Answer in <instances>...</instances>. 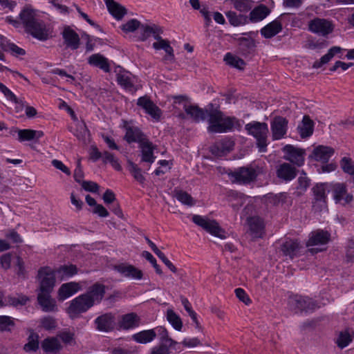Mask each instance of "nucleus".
Segmentation results:
<instances>
[{
    "label": "nucleus",
    "instance_id": "1",
    "mask_svg": "<svg viewBox=\"0 0 354 354\" xmlns=\"http://www.w3.org/2000/svg\"><path fill=\"white\" fill-rule=\"evenodd\" d=\"M19 17L26 33L40 41L49 39L50 29L44 21L37 17L35 10L25 8L21 11Z\"/></svg>",
    "mask_w": 354,
    "mask_h": 354
},
{
    "label": "nucleus",
    "instance_id": "2",
    "mask_svg": "<svg viewBox=\"0 0 354 354\" xmlns=\"http://www.w3.org/2000/svg\"><path fill=\"white\" fill-rule=\"evenodd\" d=\"M209 126L207 131L209 133H225L230 131L234 126V119L224 117L218 106L214 107L210 103L207 106Z\"/></svg>",
    "mask_w": 354,
    "mask_h": 354
},
{
    "label": "nucleus",
    "instance_id": "3",
    "mask_svg": "<svg viewBox=\"0 0 354 354\" xmlns=\"http://www.w3.org/2000/svg\"><path fill=\"white\" fill-rule=\"evenodd\" d=\"M245 129L249 135H251L256 138L257 145L259 151H266L268 146V124L265 122L252 121L245 124Z\"/></svg>",
    "mask_w": 354,
    "mask_h": 354
},
{
    "label": "nucleus",
    "instance_id": "4",
    "mask_svg": "<svg viewBox=\"0 0 354 354\" xmlns=\"http://www.w3.org/2000/svg\"><path fill=\"white\" fill-rule=\"evenodd\" d=\"M192 221L214 236L221 239H225L227 237L225 230L215 220H210L200 215H194Z\"/></svg>",
    "mask_w": 354,
    "mask_h": 354
},
{
    "label": "nucleus",
    "instance_id": "5",
    "mask_svg": "<svg viewBox=\"0 0 354 354\" xmlns=\"http://www.w3.org/2000/svg\"><path fill=\"white\" fill-rule=\"evenodd\" d=\"M328 187L327 183H318L312 188L313 194L312 207L313 211L319 212L327 209L326 189Z\"/></svg>",
    "mask_w": 354,
    "mask_h": 354
},
{
    "label": "nucleus",
    "instance_id": "6",
    "mask_svg": "<svg viewBox=\"0 0 354 354\" xmlns=\"http://www.w3.org/2000/svg\"><path fill=\"white\" fill-rule=\"evenodd\" d=\"M84 294L73 299L67 308V313L71 319L78 318L82 313H86L93 306L92 302Z\"/></svg>",
    "mask_w": 354,
    "mask_h": 354
},
{
    "label": "nucleus",
    "instance_id": "7",
    "mask_svg": "<svg viewBox=\"0 0 354 354\" xmlns=\"http://www.w3.org/2000/svg\"><path fill=\"white\" fill-rule=\"evenodd\" d=\"M258 176V172L255 168L251 166L242 167L238 168L233 172L229 174V176L233 182L241 184H249L255 180Z\"/></svg>",
    "mask_w": 354,
    "mask_h": 354
},
{
    "label": "nucleus",
    "instance_id": "8",
    "mask_svg": "<svg viewBox=\"0 0 354 354\" xmlns=\"http://www.w3.org/2000/svg\"><path fill=\"white\" fill-rule=\"evenodd\" d=\"M38 277L40 280V292H50L55 283L53 271L48 267L41 268L38 271Z\"/></svg>",
    "mask_w": 354,
    "mask_h": 354
},
{
    "label": "nucleus",
    "instance_id": "9",
    "mask_svg": "<svg viewBox=\"0 0 354 354\" xmlns=\"http://www.w3.org/2000/svg\"><path fill=\"white\" fill-rule=\"evenodd\" d=\"M291 308L300 311H313L318 308L317 303L310 298L296 295L289 299Z\"/></svg>",
    "mask_w": 354,
    "mask_h": 354
},
{
    "label": "nucleus",
    "instance_id": "10",
    "mask_svg": "<svg viewBox=\"0 0 354 354\" xmlns=\"http://www.w3.org/2000/svg\"><path fill=\"white\" fill-rule=\"evenodd\" d=\"M308 29L319 35L326 36L333 32V26L331 22L327 19L315 18L309 21Z\"/></svg>",
    "mask_w": 354,
    "mask_h": 354
},
{
    "label": "nucleus",
    "instance_id": "11",
    "mask_svg": "<svg viewBox=\"0 0 354 354\" xmlns=\"http://www.w3.org/2000/svg\"><path fill=\"white\" fill-rule=\"evenodd\" d=\"M123 127L126 131L124 140L129 144L136 142L140 145L148 139L147 136L138 127L130 125L125 121Z\"/></svg>",
    "mask_w": 354,
    "mask_h": 354
},
{
    "label": "nucleus",
    "instance_id": "12",
    "mask_svg": "<svg viewBox=\"0 0 354 354\" xmlns=\"http://www.w3.org/2000/svg\"><path fill=\"white\" fill-rule=\"evenodd\" d=\"M330 187L336 203H341L345 205L353 200V195L347 193L345 184L339 183H333L330 185Z\"/></svg>",
    "mask_w": 354,
    "mask_h": 354
},
{
    "label": "nucleus",
    "instance_id": "13",
    "mask_svg": "<svg viewBox=\"0 0 354 354\" xmlns=\"http://www.w3.org/2000/svg\"><path fill=\"white\" fill-rule=\"evenodd\" d=\"M288 121L281 116H276L271 122V131L273 140H280L286 133Z\"/></svg>",
    "mask_w": 354,
    "mask_h": 354
},
{
    "label": "nucleus",
    "instance_id": "14",
    "mask_svg": "<svg viewBox=\"0 0 354 354\" xmlns=\"http://www.w3.org/2000/svg\"><path fill=\"white\" fill-rule=\"evenodd\" d=\"M114 270L122 277L134 280H140L143 277L141 270L134 266L128 263H120L114 266Z\"/></svg>",
    "mask_w": 354,
    "mask_h": 354
},
{
    "label": "nucleus",
    "instance_id": "15",
    "mask_svg": "<svg viewBox=\"0 0 354 354\" xmlns=\"http://www.w3.org/2000/svg\"><path fill=\"white\" fill-rule=\"evenodd\" d=\"M283 151L285 153L284 158L286 160L299 167L304 164L305 153L304 150L287 145L283 147Z\"/></svg>",
    "mask_w": 354,
    "mask_h": 354
},
{
    "label": "nucleus",
    "instance_id": "16",
    "mask_svg": "<svg viewBox=\"0 0 354 354\" xmlns=\"http://www.w3.org/2000/svg\"><path fill=\"white\" fill-rule=\"evenodd\" d=\"M106 292V286L100 283H95L90 286L86 291L84 293L87 296L86 298L92 302V305L100 304L104 297Z\"/></svg>",
    "mask_w": 354,
    "mask_h": 354
},
{
    "label": "nucleus",
    "instance_id": "17",
    "mask_svg": "<svg viewBox=\"0 0 354 354\" xmlns=\"http://www.w3.org/2000/svg\"><path fill=\"white\" fill-rule=\"evenodd\" d=\"M96 329L101 332H110L115 328V317L112 313H105L95 319Z\"/></svg>",
    "mask_w": 354,
    "mask_h": 354
},
{
    "label": "nucleus",
    "instance_id": "18",
    "mask_svg": "<svg viewBox=\"0 0 354 354\" xmlns=\"http://www.w3.org/2000/svg\"><path fill=\"white\" fill-rule=\"evenodd\" d=\"M138 106L142 107L153 118L159 120L161 110L147 96L140 97L137 102Z\"/></svg>",
    "mask_w": 354,
    "mask_h": 354
},
{
    "label": "nucleus",
    "instance_id": "19",
    "mask_svg": "<svg viewBox=\"0 0 354 354\" xmlns=\"http://www.w3.org/2000/svg\"><path fill=\"white\" fill-rule=\"evenodd\" d=\"M248 223L249 225L250 234L252 239L262 238L264 232V223L263 221L259 217H250L248 219Z\"/></svg>",
    "mask_w": 354,
    "mask_h": 354
},
{
    "label": "nucleus",
    "instance_id": "20",
    "mask_svg": "<svg viewBox=\"0 0 354 354\" xmlns=\"http://www.w3.org/2000/svg\"><path fill=\"white\" fill-rule=\"evenodd\" d=\"M234 142L230 139H223L211 146L210 151L216 156H223L233 149Z\"/></svg>",
    "mask_w": 354,
    "mask_h": 354
},
{
    "label": "nucleus",
    "instance_id": "21",
    "mask_svg": "<svg viewBox=\"0 0 354 354\" xmlns=\"http://www.w3.org/2000/svg\"><path fill=\"white\" fill-rule=\"evenodd\" d=\"M139 147L141 151V162H147L149 164L153 163L156 160L153 151L156 149V146L147 139L141 143Z\"/></svg>",
    "mask_w": 354,
    "mask_h": 354
},
{
    "label": "nucleus",
    "instance_id": "22",
    "mask_svg": "<svg viewBox=\"0 0 354 354\" xmlns=\"http://www.w3.org/2000/svg\"><path fill=\"white\" fill-rule=\"evenodd\" d=\"M297 176V169L289 163L284 162L278 166L277 169V176L284 180L290 181Z\"/></svg>",
    "mask_w": 354,
    "mask_h": 354
},
{
    "label": "nucleus",
    "instance_id": "23",
    "mask_svg": "<svg viewBox=\"0 0 354 354\" xmlns=\"http://www.w3.org/2000/svg\"><path fill=\"white\" fill-rule=\"evenodd\" d=\"M300 248V243L297 239H286L281 246L283 254L290 259L298 256Z\"/></svg>",
    "mask_w": 354,
    "mask_h": 354
},
{
    "label": "nucleus",
    "instance_id": "24",
    "mask_svg": "<svg viewBox=\"0 0 354 354\" xmlns=\"http://www.w3.org/2000/svg\"><path fill=\"white\" fill-rule=\"evenodd\" d=\"M62 37L66 46L73 50H76L80 46V37L73 29L69 26L65 27L62 32Z\"/></svg>",
    "mask_w": 354,
    "mask_h": 354
},
{
    "label": "nucleus",
    "instance_id": "25",
    "mask_svg": "<svg viewBox=\"0 0 354 354\" xmlns=\"http://www.w3.org/2000/svg\"><path fill=\"white\" fill-rule=\"evenodd\" d=\"M334 153V149L332 147L319 145L313 151L312 157L316 161L327 162Z\"/></svg>",
    "mask_w": 354,
    "mask_h": 354
},
{
    "label": "nucleus",
    "instance_id": "26",
    "mask_svg": "<svg viewBox=\"0 0 354 354\" xmlns=\"http://www.w3.org/2000/svg\"><path fill=\"white\" fill-rule=\"evenodd\" d=\"M330 234L322 230H318L311 232L309 239L307 242V246L317 245H325L330 240Z\"/></svg>",
    "mask_w": 354,
    "mask_h": 354
},
{
    "label": "nucleus",
    "instance_id": "27",
    "mask_svg": "<svg viewBox=\"0 0 354 354\" xmlns=\"http://www.w3.org/2000/svg\"><path fill=\"white\" fill-rule=\"evenodd\" d=\"M185 113L196 122L205 120L207 117V107L203 109L196 105H185Z\"/></svg>",
    "mask_w": 354,
    "mask_h": 354
},
{
    "label": "nucleus",
    "instance_id": "28",
    "mask_svg": "<svg viewBox=\"0 0 354 354\" xmlns=\"http://www.w3.org/2000/svg\"><path fill=\"white\" fill-rule=\"evenodd\" d=\"M37 301L44 311L53 312L57 310L56 301L50 297V292L39 293Z\"/></svg>",
    "mask_w": 354,
    "mask_h": 354
},
{
    "label": "nucleus",
    "instance_id": "29",
    "mask_svg": "<svg viewBox=\"0 0 354 354\" xmlns=\"http://www.w3.org/2000/svg\"><path fill=\"white\" fill-rule=\"evenodd\" d=\"M41 348L46 354H57L62 348V346L56 337H47L41 342Z\"/></svg>",
    "mask_w": 354,
    "mask_h": 354
},
{
    "label": "nucleus",
    "instance_id": "30",
    "mask_svg": "<svg viewBox=\"0 0 354 354\" xmlns=\"http://www.w3.org/2000/svg\"><path fill=\"white\" fill-rule=\"evenodd\" d=\"M156 334V337L158 336L160 338L161 344H167V346L171 348L178 349L176 346L178 343L169 337L168 332L165 327L158 326L153 329Z\"/></svg>",
    "mask_w": 354,
    "mask_h": 354
},
{
    "label": "nucleus",
    "instance_id": "31",
    "mask_svg": "<svg viewBox=\"0 0 354 354\" xmlns=\"http://www.w3.org/2000/svg\"><path fill=\"white\" fill-rule=\"evenodd\" d=\"M88 63L102 69L105 73L110 71V65L107 58L100 53L93 54L88 58Z\"/></svg>",
    "mask_w": 354,
    "mask_h": 354
},
{
    "label": "nucleus",
    "instance_id": "32",
    "mask_svg": "<svg viewBox=\"0 0 354 354\" xmlns=\"http://www.w3.org/2000/svg\"><path fill=\"white\" fill-rule=\"evenodd\" d=\"M117 82L125 90L132 91L134 88L133 78L132 75L126 71L117 73Z\"/></svg>",
    "mask_w": 354,
    "mask_h": 354
},
{
    "label": "nucleus",
    "instance_id": "33",
    "mask_svg": "<svg viewBox=\"0 0 354 354\" xmlns=\"http://www.w3.org/2000/svg\"><path fill=\"white\" fill-rule=\"evenodd\" d=\"M140 317L134 313L124 315L122 317L119 326L121 328L129 330L138 326Z\"/></svg>",
    "mask_w": 354,
    "mask_h": 354
},
{
    "label": "nucleus",
    "instance_id": "34",
    "mask_svg": "<svg viewBox=\"0 0 354 354\" xmlns=\"http://www.w3.org/2000/svg\"><path fill=\"white\" fill-rule=\"evenodd\" d=\"M80 288V285L76 282L64 283L59 289V299L64 300L77 292Z\"/></svg>",
    "mask_w": 354,
    "mask_h": 354
},
{
    "label": "nucleus",
    "instance_id": "35",
    "mask_svg": "<svg viewBox=\"0 0 354 354\" xmlns=\"http://www.w3.org/2000/svg\"><path fill=\"white\" fill-rule=\"evenodd\" d=\"M282 30V24L278 19L269 23L261 30V35L265 38H271L281 32Z\"/></svg>",
    "mask_w": 354,
    "mask_h": 354
},
{
    "label": "nucleus",
    "instance_id": "36",
    "mask_svg": "<svg viewBox=\"0 0 354 354\" xmlns=\"http://www.w3.org/2000/svg\"><path fill=\"white\" fill-rule=\"evenodd\" d=\"M314 122L308 115H304L297 129L302 138L310 137L313 133Z\"/></svg>",
    "mask_w": 354,
    "mask_h": 354
},
{
    "label": "nucleus",
    "instance_id": "37",
    "mask_svg": "<svg viewBox=\"0 0 354 354\" xmlns=\"http://www.w3.org/2000/svg\"><path fill=\"white\" fill-rule=\"evenodd\" d=\"M237 41L239 51L243 55H248L254 50L255 42L252 37H239L237 39Z\"/></svg>",
    "mask_w": 354,
    "mask_h": 354
},
{
    "label": "nucleus",
    "instance_id": "38",
    "mask_svg": "<svg viewBox=\"0 0 354 354\" xmlns=\"http://www.w3.org/2000/svg\"><path fill=\"white\" fill-rule=\"evenodd\" d=\"M18 140L20 142L38 140L44 136V132L32 129H19L17 130Z\"/></svg>",
    "mask_w": 354,
    "mask_h": 354
},
{
    "label": "nucleus",
    "instance_id": "39",
    "mask_svg": "<svg viewBox=\"0 0 354 354\" xmlns=\"http://www.w3.org/2000/svg\"><path fill=\"white\" fill-rule=\"evenodd\" d=\"M0 47L4 51L11 52L12 55L16 57L19 55H24L26 54V51L24 49L17 46L14 43H11L6 37L3 36L1 37Z\"/></svg>",
    "mask_w": 354,
    "mask_h": 354
},
{
    "label": "nucleus",
    "instance_id": "40",
    "mask_svg": "<svg viewBox=\"0 0 354 354\" xmlns=\"http://www.w3.org/2000/svg\"><path fill=\"white\" fill-rule=\"evenodd\" d=\"M269 8L265 5H260L254 8L250 13L249 20L252 22L262 21L270 14Z\"/></svg>",
    "mask_w": 354,
    "mask_h": 354
},
{
    "label": "nucleus",
    "instance_id": "41",
    "mask_svg": "<svg viewBox=\"0 0 354 354\" xmlns=\"http://www.w3.org/2000/svg\"><path fill=\"white\" fill-rule=\"evenodd\" d=\"M153 47L156 50L162 49L167 53V55L165 57V59L173 60L174 58V50L173 48L170 46L169 42L164 39L158 40L153 44Z\"/></svg>",
    "mask_w": 354,
    "mask_h": 354
},
{
    "label": "nucleus",
    "instance_id": "42",
    "mask_svg": "<svg viewBox=\"0 0 354 354\" xmlns=\"http://www.w3.org/2000/svg\"><path fill=\"white\" fill-rule=\"evenodd\" d=\"M156 338V334L153 329L142 330L134 334L132 339L140 344L151 342Z\"/></svg>",
    "mask_w": 354,
    "mask_h": 354
},
{
    "label": "nucleus",
    "instance_id": "43",
    "mask_svg": "<svg viewBox=\"0 0 354 354\" xmlns=\"http://www.w3.org/2000/svg\"><path fill=\"white\" fill-rule=\"evenodd\" d=\"M226 17L230 24L234 26L244 25L248 22V18L244 15H238L234 11L226 12Z\"/></svg>",
    "mask_w": 354,
    "mask_h": 354
},
{
    "label": "nucleus",
    "instance_id": "44",
    "mask_svg": "<svg viewBox=\"0 0 354 354\" xmlns=\"http://www.w3.org/2000/svg\"><path fill=\"white\" fill-rule=\"evenodd\" d=\"M341 48L338 46H333L330 48L328 53L322 56L319 61H316L313 64V68H320L323 64H327L334 57V55L341 51Z\"/></svg>",
    "mask_w": 354,
    "mask_h": 354
},
{
    "label": "nucleus",
    "instance_id": "45",
    "mask_svg": "<svg viewBox=\"0 0 354 354\" xmlns=\"http://www.w3.org/2000/svg\"><path fill=\"white\" fill-rule=\"evenodd\" d=\"M128 170L140 184L143 185L145 183V177L142 174L141 169L136 164L132 161H128Z\"/></svg>",
    "mask_w": 354,
    "mask_h": 354
},
{
    "label": "nucleus",
    "instance_id": "46",
    "mask_svg": "<svg viewBox=\"0 0 354 354\" xmlns=\"http://www.w3.org/2000/svg\"><path fill=\"white\" fill-rule=\"evenodd\" d=\"M167 319L171 324L174 329L180 331L183 327V322L180 317L171 309L167 311Z\"/></svg>",
    "mask_w": 354,
    "mask_h": 354
},
{
    "label": "nucleus",
    "instance_id": "47",
    "mask_svg": "<svg viewBox=\"0 0 354 354\" xmlns=\"http://www.w3.org/2000/svg\"><path fill=\"white\" fill-rule=\"evenodd\" d=\"M39 348V335L31 333L28 337V342L24 345V350L26 352H35Z\"/></svg>",
    "mask_w": 354,
    "mask_h": 354
},
{
    "label": "nucleus",
    "instance_id": "48",
    "mask_svg": "<svg viewBox=\"0 0 354 354\" xmlns=\"http://www.w3.org/2000/svg\"><path fill=\"white\" fill-rule=\"evenodd\" d=\"M298 185L296 187V195L297 196H301L309 187L310 184V179L306 176L305 173H302V174L298 178L297 180Z\"/></svg>",
    "mask_w": 354,
    "mask_h": 354
},
{
    "label": "nucleus",
    "instance_id": "49",
    "mask_svg": "<svg viewBox=\"0 0 354 354\" xmlns=\"http://www.w3.org/2000/svg\"><path fill=\"white\" fill-rule=\"evenodd\" d=\"M15 326V319L6 316L0 315V331L11 332Z\"/></svg>",
    "mask_w": 354,
    "mask_h": 354
},
{
    "label": "nucleus",
    "instance_id": "50",
    "mask_svg": "<svg viewBox=\"0 0 354 354\" xmlns=\"http://www.w3.org/2000/svg\"><path fill=\"white\" fill-rule=\"evenodd\" d=\"M107 8L111 15H113L117 20L122 19L124 15L127 13V10L125 8L115 1L113 3V4H111L109 7H107Z\"/></svg>",
    "mask_w": 354,
    "mask_h": 354
},
{
    "label": "nucleus",
    "instance_id": "51",
    "mask_svg": "<svg viewBox=\"0 0 354 354\" xmlns=\"http://www.w3.org/2000/svg\"><path fill=\"white\" fill-rule=\"evenodd\" d=\"M224 61L230 66L238 69H243L245 65V62L237 56L227 53L224 57Z\"/></svg>",
    "mask_w": 354,
    "mask_h": 354
},
{
    "label": "nucleus",
    "instance_id": "52",
    "mask_svg": "<svg viewBox=\"0 0 354 354\" xmlns=\"http://www.w3.org/2000/svg\"><path fill=\"white\" fill-rule=\"evenodd\" d=\"M230 1L233 7L241 12H248L252 9V1L250 0H227Z\"/></svg>",
    "mask_w": 354,
    "mask_h": 354
},
{
    "label": "nucleus",
    "instance_id": "53",
    "mask_svg": "<svg viewBox=\"0 0 354 354\" xmlns=\"http://www.w3.org/2000/svg\"><path fill=\"white\" fill-rule=\"evenodd\" d=\"M353 337V334L348 330H345L339 333L336 343L339 348H345L351 342Z\"/></svg>",
    "mask_w": 354,
    "mask_h": 354
},
{
    "label": "nucleus",
    "instance_id": "54",
    "mask_svg": "<svg viewBox=\"0 0 354 354\" xmlns=\"http://www.w3.org/2000/svg\"><path fill=\"white\" fill-rule=\"evenodd\" d=\"M75 132L74 135L82 140H85L86 137L89 136V131L84 121L77 122L75 124Z\"/></svg>",
    "mask_w": 354,
    "mask_h": 354
},
{
    "label": "nucleus",
    "instance_id": "55",
    "mask_svg": "<svg viewBox=\"0 0 354 354\" xmlns=\"http://www.w3.org/2000/svg\"><path fill=\"white\" fill-rule=\"evenodd\" d=\"M175 196L178 201L184 205L193 206L195 204V201L192 196L185 191H176Z\"/></svg>",
    "mask_w": 354,
    "mask_h": 354
},
{
    "label": "nucleus",
    "instance_id": "56",
    "mask_svg": "<svg viewBox=\"0 0 354 354\" xmlns=\"http://www.w3.org/2000/svg\"><path fill=\"white\" fill-rule=\"evenodd\" d=\"M102 161L104 163H108L109 162L112 167L120 171L122 169V167L120 166L118 160L115 157V156L109 151H104L103 156H102Z\"/></svg>",
    "mask_w": 354,
    "mask_h": 354
},
{
    "label": "nucleus",
    "instance_id": "57",
    "mask_svg": "<svg viewBox=\"0 0 354 354\" xmlns=\"http://www.w3.org/2000/svg\"><path fill=\"white\" fill-rule=\"evenodd\" d=\"M288 198V194L284 192L274 195L270 194L268 196V202L273 205L277 206L286 203Z\"/></svg>",
    "mask_w": 354,
    "mask_h": 354
},
{
    "label": "nucleus",
    "instance_id": "58",
    "mask_svg": "<svg viewBox=\"0 0 354 354\" xmlns=\"http://www.w3.org/2000/svg\"><path fill=\"white\" fill-rule=\"evenodd\" d=\"M340 167L344 172L350 175H354V163L350 158H342L340 160Z\"/></svg>",
    "mask_w": 354,
    "mask_h": 354
},
{
    "label": "nucleus",
    "instance_id": "59",
    "mask_svg": "<svg viewBox=\"0 0 354 354\" xmlns=\"http://www.w3.org/2000/svg\"><path fill=\"white\" fill-rule=\"evenodd\" d=\"M56 337L59 338L66 344H71L75 339V334L65 329L57 333Z\"/></svg>",
    "mask_w": 354,
    "mask_h": 354
},
{
    "label": "nucleus",
    "instance_id": "60",
    "mask_svg": "<svg viewBox=\"0 0 354 354\" xmlns=\"http://www.w3.org/2000/svg\"><path fill=\"white\" fill-rule=\"evenodd\" d=\"M140 22L135 19L128 21L121 27L122 30L125 32H132L140 27Z\"/></svg>",
    "mask_w": 354,
    "mask_h": 354
},
{
    "label": "nucleus",
    "instance_id": "61",
    "mask_svg": "<svg viewBox=\"0 0 354 354\" xmlns=\"http://www.w3.org/2000/svg\"><path fill=\"white\" fill-rule=\"evenodd\" d=\"M41 325L44 329L50 330L56 328L57 322L52 317H44L41 319Z\"/></svg>",
    "mask_w": 354,
    "mask_h": 354
},
{
    "label": "nucleus",
    "instance_id": "62",
    "mask_svg": "<svg viewBox=\"0 0 354 354\" xmlns=\"http://www.w3.org/2000/svg\"><path fill=\"white\" fill-rule=\"evenodd\" d=\"M142 256L152 264V266L155 268L157 274H161L162 273V270L160 269V267L159 266V265L157 264L156 259L153 257V256L149 252L144 251L142 253Z\"/></svg>",
    "mask_w": 354,
    "mask_h": 354
},
{
    "label": "nucleus",
    "instance_id": "63",
    "mask_svg": "<svg viewBox=\"0 0 354 354\" xmlns=\"http://www.w3.org/2000/svg\"><path fill=\"white\" fill-rule=\"evenodd\" d=\"M28 301V298L25 295H19L18 297H12L8 298V302L14 306H24Z\"/></svg>",
    "mask_w": 354,
    "mask_h": 354
},
{
    "label": "nucleus",
    "instance_id": "64",
    "mask_svg": "<svg viewBox=\"0 0 354 354\" xmlns=\"http://www.w3.org/2000/svg\"><path fill=\"white\" fill-rule=\"evenodd\" d=\"M346 259L347 262H354V241L350 240L346 246Z\"/></svg>",
    "mask_w": 354,
    "mask_h": 354
}]
</instances>
